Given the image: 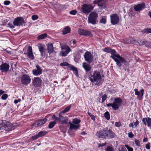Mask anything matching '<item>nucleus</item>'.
<instances>
[{
	"label": "nucleus",
	"mask_w": 151,
	"mask_h": 151,
	"mask_svg": "<svg viewBox=\"0 0 151 151\" xmlns=\"http://www.w3.org/2000/svg\"><path fill=\"white\" fill-rule=\"evenodd\" d=\"M96 135L99 138L109 139L114 138L116 134L111 129H102L97 132Z\"/></svg>",
	"instance_id": "f257e3e1"
},
{
	"label": "nucleus",
	"mask_w": 151,
	"mask_h": 151,
	"mask_svg": "<svg viewBox=\"0 0 151 151\" xmlns=\"http://www.w3.org/2000/svg\"><path fill=\"white\" fill-rule=\"evenodd\" d=\"M88 79L92 82H96L95 85L97 86L101 84L103 82L100 73L97 71H95Z\"/></svg>",
	"instance_id": "f03ea898"
},
{
	"label": "nucleus",
	"mask_w": 151,
	"mask_h": 151,
	"mask_svg": "<svg viewBox=\"0 0 151 151\" xmlns=\"http://www.w3.org/2000/svg\"><path fill=\"white\" fill-rule=\"evenodd\" d=\"M0 130L2 129L7 131H11L14 127L13 124L9 121L4 120H0Z\"/></svg>",
	"instance_id": "7ed1b4c3"
},
{
	"label": "nucleus",
	"mask_w": 151,
	"mask_h": 151,
	"mask_svg": "<svg viewBox=\"0 0 151 151\" xmlns=\"http://www.w3.org/2000/svg\"><path fill=\"white\" fill-rule=\"evenodd\" d=\"M103 50L104 52L108 53H110L111 54L110 57L116 63L117 65L119 67L122 66V64L120 61L117 58L115 57V56L117 53L115 50L111 49L109 47H106L103 49Z\"/></svg>",
	"instance_id": "20e7f679"
},
{
	"label": "nucleus",
	"mask_w": 151,
	"mask_h": 151,
	"mask_svg": "<svg viewBox=\"0 0 151 151\" xmlns=\"http://www.w3.org/2000/svg\"><path fill=\"white\" fill-rule=\"evenodd\" d=\"M122 102V101L120 98H114V101L112 103H108L106 104L108 107H111L114 110H116L119 109V106Z\"/></svg>",
	"instance_id": "39448f33"
},
{
	"label": "nucleus",
	"mask_w": 151,
	"mask_h": 151,
	"mask_svg": "<svg viewBox=\"0 0 151 151\" xmlns=\"http://www.w3.org/2000/svg\"><path fill=\"white\" fill-rule=\"evenodd\" d=\"M61 114L59 115V117L56 116L55 115H53L52 118L53 120H55L56 123L61 124H67L68 121V119L63 117Z\"/></svg>",
	"instance_id": "423d86ee"
},
{
	"label": "nucleus",
	"mask_w": 151,
	"mask_h": 151,
	"mask_svg": "<svg viewBox=\"0 0 151 151\" xmlns=\"http://www.w3.org/2000/svg\"><path fill=\"white\" fill-rule=\"evenodd\" d=\"M98 17L97 14L95 12H92L89 14L88 18V22L93 25L96 24L97 19Z\"/></svg>",
	"instance_id": "0eeeda50"
},
{
	"label": "nucleus",
	"mask_w": 151,
	"mask_h": 151,
	"mask_svg": "<svg viewBox=\"0 0 151 151\" xmlns=\"http://www.w3.org/2000/svg\"><path fill=\"white\" fill-rule=\"evenodd\" d=\"M93 9V7L91 4H84L81 7V10L82 12L88 14Z\"/></svg>",
	"instance_id": "6e6552de"
},
{
	"label": "nucleus",
	"mask_w": 151,
	"mask_h": 151,
	"mask_svg": "<svg viewBox=\"0 0 151 151\" xmlns=\"http://www.w3.org/2000/svg\"><path fill=\"white\" fill-rule=\"evenodd\" d=\"M62 51L60 53V55L62 56H65L71 51L70 48L67 45H64L61 47Z\"/></svg>",
	"instance_id": "1a4fd4ad"
},
{
	"label": "nucleus",
	"mask_w": 151,
	"mask_h": 151,
	"mask_svg": "<svg viewBox=\"0 0 151 151\" xmlns=\"http://www.w3.org/2000/svg\"><path fill=\"white\" fill-rule=\"evenodd\" d=\"M31 78L30 76L27 74H23L21 77V82L24 85H26L29 84L31 82Z\"/></svg>",
	"instance_id": "9d476101"
},
{
	"label": "nucleus",
	"mask_w": 151,
	"mask_h": 151,
	"mask_svg": "<svg viewBox=\"0 0 151 151\" xmlns=\"http://www.w3.org/2000/svg\"><path fill=\"white\" fill-rule=\"evenodd\" d=\"M134 91L135 92V95L137 96V99L138 100H142L143 99L144 90L142 89L138 91L137 89L135 88L134 89Z\"/></svg>",
	"instance_id": "9b49d317"
},
{
	"label": "nucleus",
	"mask_w": 151,
	"mask_h": 151,
	"mask_svg": "<svg viewBox=\"0 0 151 151\" xmlns=\"http://www.w3.org/2000/svg\"><path fill=\"white\" fill-rule=\"evenodd\" d=\"M24 22V19L22 17H18L14 19L13 23L15 26L18 27L22 25Z\"/></svg>",
	"instance_id": "f8f14e48"
},
{
	"label": "nucleus",
	"mask_w": 151,
	"mask_h": 151,
	"mask_svg": "<svg viewBox=\"0 0 151 151\" xmlns=\"http://www.w3.org/2000/svg\"><path fill=\"white\" fill-rule=\"evenodd\" d=\"M111 22L113 25L116 24L119 22V19L118 16L116 14H113L110 15Z\"/></svg>",
	"instance_id": "ddd939ff"
},
{
	"label": "nucleus",
	"mask_w": 151,
	"mask_h": 151,
	"mask_svg": "<svg viewBox=\"0 0 151 151\" xmlns=\"http://www.w3.org/2000/svg\"><path fill=\"white\" fill-rule=\"evenodd\" d=\"M84 58L85 60L89 63H91L93 60V56L91 53L88 51L86 52L84 54Z\"/></svg>",
	"instance_id": "4468645a"
},
{
	"label": "nucleus",
	"mask_w": 151,
	"mask_h": 151,
	"mask_svg": "<svg viewBox=\"0 0 151 151\" xmlns=\"http://www.w3.org/2000/svg\"><path fill=\"white\" fill-rule=\"evenodd\" d=\"M39 51L40 53L41 56L44 58L46 53V49L45 48V46L41 44H40L38 46Z\"/></svg>",
	"instance_id": "2eb2a0df"
},
{
	"label": "nucleus",
	"mask_w": 151,
	"mask_h": 151,
	"mask_svg": "<svg viewBox=\"0 0 151 151\" xmlns=\"http://www.w3.org/2000/svg\"><path fill=\"white\" fill-rule=\"evenodd\" d=\"M24 54L26 55L28 58L31 60H33L34 58V56L33 55L32 47L31 46H29L27 49V52H24Z\"/></svg>",
	"instance_id": "dca6fc26"
},
{
	"label": "nucleus",
	"mask_w": 151,
	"mask_h": 151,
	"mask_svg": "<svg viewBox=\"0 0 151 151\" xmlns=\"http://www.w3.org/2000/svg\"><path fill=\"white\" fill-rule=\"evenodd\" d=\"M42 82V80L39 77H35L34 78L32 83L34 86L38 87L41 86Z\"/></svg>",
	"instance_id": "f3484780"
},
{
	"label": "nucleus",
	"mask_w": 151,
	"mask_h": 151,
	"mask_svg": "<svg viewBox=\"0 0 151 151\" xmlns=\"http://www.w3.org/2000/svg\"><path fill=\"white\" fill-rule=\"evenodd\" d=\"M47 119L46 118L39 120L35 122L33 126L35 127H38L43 124L46 122Z\"/></svg>",
	"instance_id": "a211bd4d"
},
{
	"label": "nucleus",
	"mask_w": 151,
	"mask_h": 151,
	"mask_svg": "<svg viewBox=\"0 0 151 151\" xmlns=\"http://www.w3.org/2000/svg\"><path fill=\"white\" fill-rule=\"evenodd\" d=\"M78 33L81 35L90 36L91 35V32L87 30L79 29H78Z\"/></svg>",
	"instance_id": "6ab92c4d"
},
{
	"label": "nucleus",
	"mask_w": 151,
	"mask_h": 151,
	"mask_svg": "<svg viewBox=\"0 0 151 151\" xmlns=\"http://www.w3.org/2000/svg\"><path fill=\"white\" fill-rule=\"evenodd\" d=\"M145 5V4L144 3H142L134 6V9L136 11L140 12L144 9Z\"/></svg>",
	"instance_id": "aec40b11"
},
{
	"label": "nucleus",
	"mask_w": 151,
	"mask_h": 151,
	"mask_svg": "<svg viewBox=\"0 0 151 151\" xmlns=\"http://www.w3.org/2000/svg\"><path fill=\"white\" fill-rule=\"evenodd\" d=\"M1 71L2 72H7L9 68V65L6 63L2 64L0 66Z\"/></svg>",
	"instance_id": "412c9836"
},
{
	"label": "nucleus",
	"mask_w": 151,
	"mask_h": 151,
	"mask_svg": "<svg viewBox=\"0 0 151 151\" xmlns=\"http://www.w3.org/2000/svg\"><path fill=\"white\" fill-rule=\"evenodd\" d=\"M142 121L145 125L151 127V118L149 117L144 118L142 119Z\"/></svg>",
	"instance_id": "4be33fe9"
},
{
	"label": "nucleus",
	"mask_w": 151,
	"mask_h": 151,
	"mask_svg": "<svg viewBox=\"0 0 151 151\" xmlns=\"http://www.w3.org/2000/svg\"><path fill=\"white\" fill-rule=\"evenodd\" d=\"M115 57L116 58H117V59L120 61L121 64L122 63L125 65L127 64V62L126 59L120 56L119 55L117 54V53L115 55Z\"/></svg>",
	"instance_id": "5701e85b"
},
{
	"label": "nucleus",
	"mask_w": 151,
	"mask_h": 151,
	"mask_svg": "<svg viewBox=\"0 0 151 151\" xmlns=\"http://www.w3.org/2000/svg\"><path fill=\"white\" fill-rule=\"evenodd\" d=\"M69 124L70 125L69 129H78L80 127V125H76L73 124V123L69 122Z\"/></svg>",
	"instance_id": "b1692460"
},
{
	"label": "nucleus",
	"mask_w": 151,
	"mask_h": 151,
	"mask_svg": "<svg viewBox=\"0 0 151 151\" xmlns=\"http://www.w3.org/2000/svg\"><path fill=\"white\" fill-rule=\"evenodd\" d=\"M48 52L50 54L53 52L54 49L53 45L51 43H48L47 45Z\"/></svg>",
	"instance_id": "393cba45"
},
{
	"label": "nucleus",
	"mask_w": 151,
	"mask_h": 151,
	"mask_svg": "<svg viewBox=\"0 0 151 151\" xmlns=\"http://www.w3.org/2000/svg\"><path fill=\"white\" fill-rule=\"evenodd\" d=\"M82 67L86 72H88L91 69V67L86 62L83 63Z\"/></svg>",
	"instance_id": "a878e982"
},
{
	"label": "nucleus",
	"mask_w": 151,
	"mask_h": 151,
	"mask_svg": "<svg viewBox=\"0 0 151 151\" xmlns=\"http://www.w3.org/2000/svg\"><path fill=\"white\" fill-rule=\"evenodd\" d=\"M104 0H99L98 6L100 9H104L106 7L105 2L103 1Z\"/></svg>",
	"instance_id": "bb28decb"
},
{
	"label": "nucleus",
	"mask_w": 151,
	"mask_h": 151,
	"mask_svg": "<svg viewBox=\"0 0 151 151\" xmlns=\"http://www.w3.org/2000/svg\"><path fill=\"white\" fill-rule=\"evenodd\" d=\"M32 72L34 75L35 76H38L40 75L42 73V70H33Z\"/></svg>",
	"instance_id": "cd10ccee"
},
{
	"label": "nucleus",
	"mask_w": 151,
	"mask_h": 151,
	"mask_svg": "<svg viewBox=\"0 0 151 151\" xmlns=\"http://www.w3.org/2000/svg\"><path fill=\"white\" fill-rule=\"evenodd\" d=\"M70 29L69 26L65 27L62 31L63 34L64 35L70 33Z\"/></svg>",
	"instance_id": "c85d7f7f"
},
{
	"label": "nucleus",
	"mask_w": 151,
	"mask_h": 151,
	"mask_svg": "<svg viewBox=\"0 0 151 151\" xmlns=\"http://www.w3.org/2000/svg\"><path fill=\"white\" fill-rule=\"evenodd\" d=\"M71 107V105H69L68 106L66 107L64 110L60 111V114H63V113H66V112H68L70 110Z\"/></svg>",
	"instance_id": "c756f323"
},
{
	"label": "nucleus",
	"mask_w": 151,
	"mask_h": 151,
	"mask_svg": "<svg viewBox=\"0 0 151 151\" xmlns=\"http://www.w3.org/2000/svg\"><path fill=\"white\" fill-rule=\"evenodd\" d=\"M81 122V120L77 118L73 119L72 120V123L73 124H76V125H80L79 124Z\"/></svg>",
	"instance_id": "7c9ffc66"
},
{
	"label": "nucleus",
	"mask_w": 151,
	"mask_h": 151,
	"mask_svg": "<svg viewBox=\"0 0 151 151\" xmlns=\"http://www.w3.org/2000/svg\"><path fill=\"white\" fill-rule=\"evenodd\" d=\"M47 132L45 131H43L40 132L38 133V135L39 137L44 136L45 135Z\"/></svg>",
	"instance_id": "2f4dec72"
},
{
	"label": "nucleus",
	"mask_w": 151,
	"mask_h": 151,
	"mask_svg": "<svg viewBox=\"0 0 151 151\" xmlns=\"http://www.w3.org/2000/svg\"><path fill=\"white\" fill-rule=\"evenodd\" d=\"M56 124V123L55 121L50 122L49 124L48 128L49 129L52 128L54 125Z\"/></svg>",
	"instance_id": "473e14b6"
},
{
	"label": "nucleus",
	"mask_w": 151,
	"mask_h": 151,
	"mask_svg": "<svg viewBox=\"0 0 151 151\" xmlns=\"http://www.w3.org/2000/svg\"><path fill=\"white\" fill-rule=\"evenodd\" d=\"M104 116L105 118L107 120H109L110 119V114L109 112L107 111L105 112L104 114Z\"/></svg>",
	"instance_id": "72a5a7b5"
},
{
	"label": "nucleus",
	"mask_w": 151,
	"mask_h": 151,
	"mask_svg": "<svg viewBox=\"0 0 151 151\" xmlns=\"http://www.w3.org/2000/svg\"><path fill=\"white\" fill-rule=\"evenodd\" d=\"M47 35L46 33L42 34L39 35L38 37L37 38L38 40L43 39L46 37H47Z\"/></svg>",
	"instance_id": "f704fd0d"
},
{
	"label": "nucleus",
	"mask_w": 151,
	"mask_h": 151,
	"mask_svg": "<svg viewBox=\"0 0 151 151\" xmlns=\"http://www.w3.org/2000/svg\"><path fill=\"white\" fill-rule=\"evenodd\" d=\"M142 32L144 33L148 34L151 33L150 28L145 29L142 31Z\"/></svg>",
	"instance_id": "c9c22d12"
},
{
	"label": "nucleus",
	"mask_w": 151,
	"mask_h": 151,
	"mask_svg": "<svg viewBox=\"0 0 151 151\" xmlns=\"http://www.w3.org/2000/svg\"><path fill=\"white\" fill-rule=\"evenodd\" d=\"M88 114L90 116L91 119L94 121L95 120V116L89 112H88Z\"/></svg>",
	"instance_id": "e433bc0d"
},
{
	"label": "nucleus",
	"mask_w": 151,
	"mask_h": 151,
	"mask_svg": "<svg viewBox=\"0 0 151 151\" xmlns=\"http://www.w3.org/2000/svg\"><path fill=\"white\" fill-rule=\"evenodd\" d=\"M99 22L103 24H105L106 22V18L104 17H102V18L100 19Z\"/></svg>",
	"instance_id": "4c0bfd02"
},
{
	"label": "nucleus",
	"mask_w": 151,
	"mask_h": 151,
	"mask_svg": "<svg viewBox=\"0 0 151 151\" xmlns=\"http://www.w3.org/2000/svg\"><path fill=\"white\" fill-rule=\"evenodd\" d=\"M119 151H126V150L125 147H124L123 145H121L119 148Z\"/></svg>",
	"instance_id": "58836bf2"
},
{
	"label": "nucleus",
	"mask_w": 151,
	"mask_h": 151,
	"mask_svg": "<svg viewBox=\"0 0 151 151\" xmlns=\"http://www.w3.org/2000/svg\"><path fill=\"white\" fill-rule=\"evenodd\" d=\"M74 67V66L73 65L70 64H69V65L67 67V69L69 70H72Z\"/></svg>",
	"instance_id": "ea45409f"
},
{
	"label": "nucleus",
	"mask_w": 151,
	"mask_h": 151,
	"mask_svg": "<svg viewBox=\"0 0 151 151\" xmlns=\"http://www.w3.org/2000/svg\"><path fill=\"white\" fill-rule=\"evenodd\" d=\"M125 147L127 148L128 151H133V148L128 145H125Z\"/></svg>",
	"instance_id": "a19ab883"
},
{
	"label": "nucleus",
	"mask_w": 151,
	"mask_h": 151,
	"mask_svg": "<svg viewBox=\"0 0 151 151\" xmlns=\"http://www.w3.org/2000/svg\"><path fill=\"white\" fill-rule=\"evenodd\" d=\"M72 70L73 71L74 73L76 75H78V71L77 68L76 67H74Z\"/></svg>",
	"instance_id": "79ce46f5"
},
{
	"label": "nucleus",
	"mask_w": 151,
	"mask_h": 151,
	"mask_svg": "<svg viewBox=\"0 0 151 151\" xmlns=\"http://www.w3.org/2000/svg\"><path fill=\"white\" fill-rule=\"evenodd\" d=\"M106 151H114L113 148L111 146H108L107 147Z\"/></svg>",
	"instance_id": "37998d69"
},
{
	"label": "nucleus",
	"mask_w": 151,
	"mask_h": 151,
	"mask_svg": "<svg viewBox=\"0 0 151 151\" xmlns=\"http://www.w3.org/2000/svg\"><path fill=\"white\" fill-rule=\"evenodd\" d=\"M134 142L137 146L139 147L140 146V144L139 141L137 139H135L134 140Z\"/></svg>",
	"instance_id": "c03bdc74"
},
{
	"label": "nucleus",
	"mask_w": 151,
	"mask_h": 151,
	"mask_svg": "<svg viewBox=\"0 0 151 151\" xmlns=\"http://www.w3.org/2000/svg\"><path fill=\"white\" fill-rule=\"evenodd\" d=\"M107 98V96L106 94H104L101 97L102 102H103Z\"/></svg>",
	"instance_id": "a18cd8bd"
},
{
	"label": "nucleus",
	"mask_w": 151,
	"mask_h": 151,
	"mask_svg": "<svg viewBox=\"0 0 151 151\" xmlns=\"http://www.w3.org/2000/svg\"><path fill=\"white\" fill-rule=\"evenodd\" d=\"M7 97H8V95L7 94H4L2 95V96L1 97V99L2 100H5L7 98Z\"/></svg>",
	"instance_id": "49530a36"
},
{
	"label": "nucleus",
	"mask_w": 151,
	"mask_h": 151,
	"mask_svg": "<svg viewBox=\"0 0 151 151\" xmlns=\"http://www.w3.org/2000/svg\"><path fill=\"white\" fill-rule=\"evenodd\" d=\"M38 18V16L37 15H34L32 16V19L33 20H35Z\"/></svg>",
	"instance_id": "de8ad7c7"
},
{
	"label": "nucleus",
	"mask_w": 151,
	"mask_h": 151,
	"mask_svg": "<svg viewBox=\"0 0 151 151\" xmlns=\"http://www.w3.org/2000/svg\"><path fill=\"white\" fill-rule=\"evenodd\" d=\"M145 40H141L138 42L139 45H142L145 44Z\"/></svg>",
	"instance_id": "09e8293b"
},
{
	"label": "nucleus",
	"mask_w": 151,
	"mask_h": 151,
	"mask_svg": "<svg viewBox=\"0 0 151 151\" xmlns=\"http://www.w3.org/2000/svg\"><path fill=\"white\" fill-rule=\"evenodd\" d=\"M146 47H148L151 46V43L150 42H147L145 40V44Z\"/></svg>",
	"instance_id": "8fccbe9b"
},
{
	"label": "nucleus",
	"mask_w": 151,
	"mask_h": 151,
	"mask_svg": "<svg viewBox=\"0 0 151 151\" xmlns=\"http://www.w3.org/2000/svg\"><path fill=\"white\" fill-rule=\"evenodd\" d=\"M77 13V11L75 10H73L70 11V14L72 15H75Z\"/></svg>",
	"instance_id": "3c124183"
},
{
	"label": "nucleus",
	"mask_w": 151,
	"mask_h": 151,
	"mask_svg": "<svg viewBox=\"0 0 151 151\" xmlns=\"http://www.w3.org/2000/svg\"><path fill=\"white\" fill-rule=\"evenodd\" d=\"M69 64L68 63L65 62L61 63L60 64V65L61 66H67V67Z\"/></svg>",
	"instance_id": "603ef678"
},
{
	"label": "nucleus",
	"mask_w": 151,
	"mask_h": 151,
	"mask_svg": "<svg viewBox=\"0 0 151 151\" xmlns=\"http://www.w3.org/2000/svg\"><path fill=\"white\" fill-rule=\"evenodd\" d=\"M39 138V137L38 134L32 136V139L33 140H36L37 139H38Z\"/></svg>",
	"instance_id": "864d4df0"
},
{
	"label": "nucleus",
	"mask_w": 151,
	"mask_h": 151,
	"mask_svg": "<svg viewBox=\"0 0 151 151\" xmlns=\"http://www.w3.org/2000/svg\"><path fill=\"white\" fill-rule=\"evenodd\" d=\"M121 125V122H116L115 123V125L116 127H119Z\"/></svg>",
	"instance_id": "5fc2aeb1"
},
{
	"label": "nucleus",
	"mask_w": 151,
	"mask_h": 151,
	"mask_svg": "<svg viewBox=\"0 0 151 151\" xmlns=\"http://www.w3.org/2000/svg\"><path fill=\"white\" fill-rule=\"evenodd\" d=\"M8 25L9 26V27L12 29L14 28L15 26L13 24H12L9 23Z\"/></svg>",
	"instance_id": "6e6d98bb"
},
{
	"label": "nucleus",
	"mask_w": 151,
	"mask_h": 151,
	"mask_svg": "<svg viewBox=\"0 0 151 151\" xmlns=\"http://www.w3.org/2000/svg\"><path fill=\"white\" fill-rule=\"evenodd\" d=\"M128 135V137L130 138H132L134 136V135L131 132L129 133Z\"/></svg>",
	"instance_id": "4d7b16f0"
},
{
	"label": "nucleus",
	"mask_w": 151,
	"mask_h": 151,
	"mask_svg": "<svg viewBox=\"0 0 151 151\" xmlns=\"http://www.w3.org/2000/svg\"><path fill=\"white\" fill-rule=\"evenodd\" d=\"M10 4V2L9 1H5L4 2V4L5 5H8Z\"/></svg>",
	"instance_id": "13d9d810"
},
{
	"label": "nucleus",
	"mask_w": 151,
	"mask_h": 151,
	"mask_svg": "<svg viewBox=\"0 0 151 151\" xmlns=\"http://www.w3.org/2000/svg\"><path fill=\"white\" fill-rule=\"evenodd\" d=\"M106 144V142H105V143H101V144L100 143L99 144L98 146L99 147H102L105 146Z\"/></svg>",
	"instance_id": "bf43d9fd"
},
{
	"label": "nucleus",
	"mask_w": 151,
	"mask_h": 151,
	"mask_svg": "<svg viewBox=\"0 0 151 151\" xmlns=\"http://www.w3.org/2000/svg\"><path fill=\"white\" fill-rule=\"evenodd\" d=\"M21 101V100L20 99H18L17 100H15L14 101V103L15 104H17L18 102H20Z\"/></svg>",
	"instance_id": "052dcab7"
},
{
	"label": "nucleus",
	"mask_w": 151,
	"mask_h": 151,
	"mask_svg": "<svg viewBox=\"0 0 151 151\" xmlns=\"http://www.w3.org/2000/svg\"><path fill=\"white\" fill-rule=\"evenodd\" d=\"M139 122L137 119L136 121L134 123V125L135 127H137V125L139 124Z\"/></svg>",
	"instance_id": "680f3d73"
},
{
	"label": "nucleus",
	"mask_w": 151,
	"mask_h": 151,
	"mask_svg": "<svg viewBox=\"0 0 151 151\" xmlns=\"http://www.w3.org/2000/svg\"><path fill=\"white\" fill-rule=\"evenodd\" d=\"M150 143H148L146 145L145 147L147 149L149 150L150 149Z\"/></svg>",
	"instance_id": "e2e57ef3"
},
{
	"label": "nucleus",
	"mask_w": 151,
	"mask_h": 151,
	"mask_svg": "<svg viewBox=\"0 0 151 151\" xmlns=\"http://www.w3.org/2000/svg\"><path fill=\"white\" fill-rule=\"evenodd\" d=\"M129 127H132L133 128L134 127V125L132 123H130L129 125Z\"/></svg>",
	"instance_id": "0e129e2a"
},
{
	"label": "nucleus",
	"mask_w": 151,
	"mask_h": 151,
	"mask_svg": "<svg viewBox=\"0 0 151 151\" xmlns=\"http://www.w3.org/2000/svg\"><path fill=\"white\" fill-rule=\"evenodd\" d=\"M99 0H97L96 1H94L93 3L94 4H97L98 5V3H99Z\"/></svg>",
	"instance_id": "69168bd1"
},
{
	"label": "nucleus",
	"mask_w": 151,
	"mask_h": 151,
	"mask_svg": "<svg viewBox=\"0 0 151 151\" xmlns=\"http://www.w3.org/2000/svg\"><path fill=\"white\" fill-rule=\"evenodd\" d=\"M4 93V91L1 90H0V96L2 94H3Z\"/></svg>",
	"instance_id": "338daca9"
},
{
	"label": "nucleus",
	"mask_w": 151,
	"mask_h": 151,
	"mask_svg": "<svg viewBox=\"0 0 151 151\" xmlns=\"http://www.w3.org/2000/svg\"><path fill=\"white\" fill-rule=\"evenodd\" d=\"M36 68H37V70H41V69L40 68L39 65H37L36 66Z\"/></svg>",
	"instance_id": "774afa93"
}]
</instances>
